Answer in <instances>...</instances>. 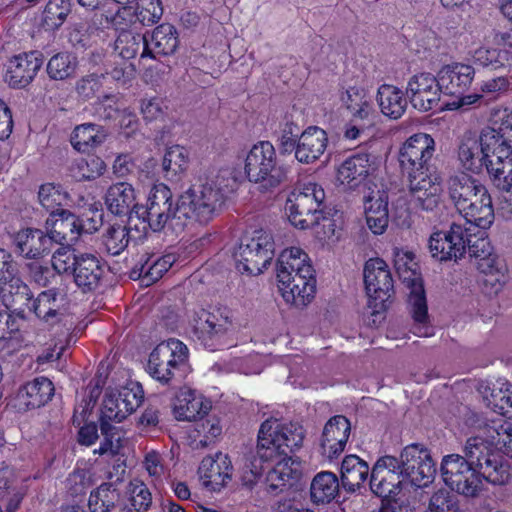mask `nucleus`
Returning <instances> with one entry per match:
<instances>
[{
    "label": "nucleus",
    "instance_id": "ddd939ff",
    "mask_svg": "<svg viewBox=\"0 0 512 512\" xmlns=\"http://www.w3.org/2000/svg\"><path fill=\"white\" fill-rule=\"evenodd\" d=\"M435 152L434 139L426 133L410 136L401 146L398 160L402 173L406 177L417 173L430 172L429 161Z\"/></svg>",
    "mask_w": 512,
    "mask_h": 512
},
{
    "label": "nucleus",
    "instance_id": "6e6552de",
    "mask_svg": "<svg viewBox=\"0 0 512 512\" xmlns=\"http://www.w3.org/2000/svg\"><path fill=\"white\" fill-rule=\"evenodd\" d=\"M245 173L249 181L261 184L264 189L275 188L286 178L284 168L277 164L274 146L269 141L253 145L245 159Z\"/></svg>",
    "mask_w": 512,
    "mask_h": 512
},
{
    "label": "nucleus",
    "instance_id": "6e6d98bb",
    "mask_svg": "<svg viewBox=\"0 0 512 512\" xmlns=\"http://www.w3.org/2000/svg\"><path fill=\"white\" fill-rule=\"evenodd\" d=\"M128 229L123 225H112L104 235V245L111 255H119L128 245Z\"/></svg>",
    "mask_w": 512,
    "mask_h": 512
},
{
    "label": "nucleus",
    "instance_id": "72a5a7b5",
    "mask_svg": "<svg viewBox=\"0 0 512 512\" xmlns=\"http://www.w3.org/2000/svg\"><path fill=\"white\" fill-rule=\"evenodd\" d=\"M372 161L368 154H355L346 159L338 168L337 179L348 188L359 186L372 170Z\"/></svg>",
    "mask_w": 512,
    "mask_h": 512
},
{
    "label": "nucleus",
    "instance_id": "c85d7f7f",
    "mask_svg": "<svg viewBox=\"0 0 512 512\" xmlns=\"http://www.w3.org/2000/svg\"><path fill=\"white\" fill-rule=\"evenodd\" d=\"M342 105L354 119L371 122L376 114L372 96L363 87L350 86L340 93Z\"/></svg>",
    "mask_w": 512,
    "mask_h": 512
},
{
    "label": "nucleus",
    "instance_id": "0eeeda50",
    "mask_svg": "<svg viewBox=\"0 0 512 512\" xmlns=\"http://www.w3.org/2000/svg\"><path fill=\"white\" fill-rule=\"evenodd\" d=\"M325 199V192L314 182L304 183L289 195L285 211L290 223L296 228L308 229L320 219V206Z\"/></svg>",
    "mask_w": 512,
    "mask_h": 512
},
{
    "label": "nucleus",
    "instance_id": "09e8293b",
    "mask_svg": "<svg viewBox=\"0 0 512 512\" xmlns=\"http://www.w3.org/2000/svg\"><path fill=\"white\" fill-rule=\"evenodd\" d=\"M119 500V492L113 483H102L90 493L88 507L91 512H110Z\"/></svg>",
    "mask_w": 512,
    "mask_h": 512
},
{
    "label": "nucleus",
    "instance_id": "f03ea898",
    "mask_svg": "<svg viewBox=\"0 0 512 512\" xmlns=\"http://www.w3.org/2000/svg\"><path fill=\"white\" fill-rule=\"evenodd\" d=\"M490 125L483 128L478 138L464 136L458 148L462 167L479 172L482 166L494 185L503 191L512 189V112L493 109Z\"/></svg>",
    "mask_w": 512,
    "mask_h": 512
},
{
    "label": "nucleus",
    "instance_id": "864d4df0",
    "mask_svg": "<svg viewBox=\"0 0 512 512\" xmlns=\"http://www.w3.org/2000/svg\"><path fill=\"white\" fill-rule=\"evenodd\" d=\"M105 168L106 165L101 158L91 156L87 159L81 158L76 160L71 166V173L78 181L92 180L101 176Z\"/></svg>",
    "mask_w": 512,
    "mask_h": 512
},
{
    "label": "nucleus",
    "instance_id": "dca6fc26",
    "mask_svg": "<svg viewBox=\"0 0 512 512\" xmlns=\"http://www.w3.org/2000/svg\"><path fill=\"white\" fill-rule=\"evenodd\" d=\"M399 463L402 479H407L415 487H427L433 482L435 464L426 448L418 444L405 447Z\"/></svg>",
    "mask_w": 512,
    "mask_h": 512
},
{
    "label": "nucleus",
    "instance_id": "5701e85b",
    "mask_svg": "<svg viewBox=\"0 0 512 512\" xmlns=\"http://www.w3.org/2000/svg\"><path fill=\"white\" fill-rule=\"evenodd\" d=\"M233 326L231 312L227 309L203 311L196 326L198 338L209 347L222 339Z\"/></svg>",
    "mask_w": 512,
    "mask_h": 512
},
{
    "label": "nucleus",
    "instance_id": "4d7b16f0",
    "mask_svg": "<svg viewBox=\"0 0 512 512\" xmlns=\"http://www.w3.org/2000/svg\"><path fill=\"white\" fill-rule=\"evenodd\" d=\"M487 406L499 415L512 419V389L492 390L490 396H485Z\"/></svg>",
    "mask_w": 512,
    "mask_h": 512
},
{
    "label": "nucleus",
    "instance_id": "20e7f679",
    "mask_svg": "<svg viewBox=\"0 0 512 512\" xmlns=\"http://www.w3.org/2000/svg\"><path fill=\"white\" fill-rule=\"evenodd\" d=\"M393 257L399 279L410 290L408 301L415 321L414 334L419 337H428L432 332L427 326V303L418 263L412 252L400 248L393 249Z\"/></svg>",
    "mask_w": 512,
    "mask_h": 512
},
{
    "label": "nucleus",
    "instance_id": "7c9ffc66",
    "mask_svg": "<svg viewBox=\"0 0 512 512\" xmlns=\"http://www.w3.org/2000/svg\"><path fill=\"white\" fill-rule=\"evenodd\" d=\"M17 251L28 259H37L49 253L52 247L48 233L42 230L28 228L19 231L14 239Z\"/></svg>",
    "mask_w": 512,
    "mask_h": 512
},
{
    "label": "nucleus",
    "instance_id": "8fccbe9b",
    "mask_svg": "<svg viewBox=\"0 0 512 512\" xmlns=\"http://www.w3.org/2000/svg\"><path fill=\"white\" fill-rule=\"evenodd\" d=\"M69 195L63 191L61 186L53 183H46L40 186L38 200L40 205L50 213L60 212L61 206L67 204Z\"/></svg>",
    "mask_w": 512,
    "mask_h": 512
},
{
    "label": "nucleus",
    "instance_id": "a211bd4d",
    "mask_svg": "<svg viewBox=\"0 0 512 512\" xmlns=\"http://www.w3.org/2000/svg\"><path fill=\"white\" fill-rule=\"evenodd\" d=\"M409 202L417 209L433 211L440 203L442 178L436 172L407 177Z\"/></svg>",
    "mask_w": 512,
    "mask_h": 512
},
{
    "label": "nucleus",
    "instance_id": "4c0bfd02",
    "mask_svg": "<svg viewBox=\"0 0 512 512\" xmlns=\"http://www.w3.org/2000/svg\"><path fill=\"white\" fill-rule=\"evenodd\" d=\"M377 101L381 112L391 119L400 118L407 108V100L402 90L389 84L379 87Z\"/></svg>",
    "mask_w": 512,
    "mask_h": 512
},
{
    "label": "nucleus",
    "instance_id": "a19ab883",
    "mask_svg": "<svg viewBox=\"0 0 512 512\" xmlns=\"http://www.w3.org/2000/svg\"><path fill=\"white\" fill-rule=\"evenodd\" d=\"M369 473L368 464L356 455L346 456L341 464V481L348 491H355L366 480Z\"/></svg>",
    "mask_w": 512,
    "mask_h": 512
},
{
    "label": "nucleus",
    "instance_id": "603ef678",
    "mask_svg": "<svg viewBox=\"0 0 512 512\" xmlns=\"http://www.w3.org/2000/svg\"><path fill=\"white\" fill-rule=\"evenodd\" d=\"M77 64V58L74 55L67 52L57 53L48 61L47 73L52 79L64 80L73 76Z\"/></svg>",
    "mask_w": 512,
    "mask_h": 512
},
{
    "label": "nucleus",
    "instance_id": "79ce46f5",
    "mask_svg": "<svg viewBox=\"0 0 512 512\" xmlns=\"http://www.w3.org/2000/svg\"><path fill=\"white\" fill-rule=\"evenodd\" d=\"M338 492L339 480L332 472H320L311 482L310 495L314 503H329L338 495Z\"/></svg>",
    "mask_w": 512,
    "mask_h": 512
},
{
    "label": "nucleus",
    "instance_id": "c756f323",
    "mask_svg": "<svg viewBox=\"0 0 512 512\" xmlns=\"http://www.w3.org/2000/svg\"><path fill=\"white\" fill-rule=\"evenodd\" d=\"M54 390V385L48 378L36 377L19 388L17 399L26 409L40 408L52 399Z\"/></svg>",
    "mask_w": 512,
    "mask_h": 512
},
{
    "label": "nucleus",
    "instance_id": "39448f33",
    "mask_svg": "<svg viewBox=\"0 0 512 512\" xmlns=\"http://www.w3.org/2000/svg\"><path fill=\"white\" fill-rule=\"evenodd\" d=\"M305 438L303 426L297 422L283 423L269 419L262 423L258 433L257 453L263 460L290 457L299 449Z\"/></svg>",
    "mask_w": 512,
    "mask_h": 512
},
{
    "label": "nucleus",
    "instance_id": "4be33fe9",
    "mask_svg": "<svg viewBox=\"0 0 512 512\" xmlns=\"http://www.w3.org/2000/svg\"><path fill=\"white\" fill-rule=\"evenodd\" d=\"M233 466L230 457L221 452L214 457L203 458L198 469L203 485L213 492L224 488L232 479Z\"/></svg>",
    "mask_w": 512,
    "mask_h": 512
},
{
    "label": "nucleus",
    "instance_id": "a878e982",
    "mask_svg": "<svg viewBox=\"0 0 512 512\" xmlns=\"http://www.w3.org/2000/svg\"><path fill=\"white\" fill-rule=\"evenodd\" d=\"M274 467L267 473L266 484L270 493L278 494L290 487L301 475L300 462L293 457H278Z\"/></svg>",
    "mask_w": 512,
    "mask_h": 512
},
{
    "label": "nucleus",
    "instance_id": "e2e57ef3",
    "mask_svg": "<svg viewBox=\"0 0 512 512\" xmlns=\"http://www.w3.org/2000/svg\"><path fill=\"white\" fill-rule=\"evenodd\" d=\"M163 14L161 0H141L136 17L143 25H152L160 20Z\"/></svg>",
    "mask_w": 512,
    "mask_h": 512
},
{
    "label": "nucleus",
    "instance_id": "bf43d9fd",
    "mask_svg": "<svg viewBox=\"0 0 512 512\" xmlns=\"http://www.w3.org/2000/svg\"><path fill=\"white\" fill-rule=\"evenodd\" d=\"M456 496L446 489L436 491L430 498L426 512H458Z\"/></svg>",
    "mask_w": 512,
    "mask_h": 512
},
{
    "label": "nucleus",
    "instance_id": "9b49d317",
    "mask_svg": "<svg viewBox=\"0 0 512 512\" xmlns=\"http://www.w3.org/2000/svg\"><path fill=\"white\" fill-rule=\"evenodd\" d=\"M441 471L445 484L465 497L474 498L483 491L485 479L462 455H446L442 459Z\"/></svg>",
    "mask_w": 512,
    "mask_h": 512
},
{
    "label": "nucleus",
    "instance_id": "f704fd0d",
    "mask_svg": "<svg viewBox=\"0 0 512 512\" xmlns=\"http://www.w3.org/2000/svg\"><path fill=\"white\" fill-rule=\"evenodd\" d=\"M136 191L127 182L112 184L105 195L107 209L114 215H127L137 208Z\"/></svg>",
    "mask_w": 512,
    "mask_h": 512
},
{
    "label": "nucleus",
    "instance_id": "58836bf2",
    "mask_svg": "<svg viewBox=\"0 0 512 512\" xmlns=\"http://www.w3.org/2000/svg\"><path fill=\"white\" fill-rule=\"evenodd\" d=\"M106 130L99 125L85 123L78 125L71 136L72 146L80 152H90L106 139Z\"/></svg>",
    "mask_w": 512,
    "mask_h": 512
},
{
    "label": "nucleus",
    "instance_id": "338daca9",
    "mask_svg": "<svg viewBox=\"0 0 512 512\" xmlns=\"http://www.w3.org/2000/svg\"><path fill=\"white\" fill-rule=\"evenodd\" d=\"M167 111V101L162 98L154 97L142 101L141 113L144 120L147 122L163 120L167 114Z\"/></svg>",
    "mask_w": 512,
    "mask_h": 512
},
{
    "label": "nucleus",
    "instance_id": "052dcab7",
    "mask_svg": "<svg viewBox=\"0 0 512 512\" xmlns=\"http://www.w3.org/2000/svg\"><path fill=\"white\" fill-rule=\"evenodd\" d=\"M262 462H265L256 455H251L243 459V464L239 470L240 480L243 485L251 487L257 482L263 471Z\"/></svg>",
    "mask_w": 512,
    "mask_h": 512
},
{
    "label": "nucleus",
    "instance_id": "393cba45",
    "mask_svg": "<svg viewBox=\"0 0 512 512\" xmlns=\"http://www.w3.org/2000/svg\"><path fill=\"white\" fill-rule=\"evenodd\" d=\"M42 66L36 52L24 53L11 58L7 65L5 81L15 88L28 85Z\"/></svg>",
    "mask_w": 512,
    "mask_h": 512
},
{
    "label": "nucleus",
    "instance_id": "f3484780",
    "mask_svg": "<svg viewBox=\"0 0 512 512\" xmlns=\"http://www.w3.org/2000/svg\"><path fill=\"white\" fill-rule=\"evenodd\" d=\"M364 283L369 306L375 311L384 309L394 289L391 272L384 260L371 258L365 263Z\"/></svg>",
    "mask_w": 512,
    "mask_h": 512
},
{
    "label": "nucleus",
    "instance_id": "de8ad7c7",
    "mask_svg": "<svg viewBox=\"0 0 512 512\" xmlns=\"http://www.w3.org/2000/svg\"><path fill=\"white\" fill-rule=\"evenodd\" d=\"M176 255L169 253L158 258L150 257L141 265L139 277L146 286L158 281L176 262Z\"/></svg>",
    "mask_w": 512,
    "mask_h": 512
},
{
    "label": "nucleus",
    "instance_id": "0e129e2a",
    "mask_svg": "<svg viewBox=\"0 0 512 512\" xmlns=\"http://www.w3.org/2000/svg\"><path fill=\"white\" fill-rule=\"evenodd\" d=\"M478 268L484 273L483 285L488 294H498L506 282V275L499 269L478 263Z\"/></svg>",
    "mask_w": 512,
    "mask_h": 512
},
{
    "label": "nucleus",
    "instance_id": "2f4dec72",
    "mask_svg": "<svg viewBox=\"0 0 512 512\" xmlns=\"http://www.w3.org/2000/svg\"><path fill=\"white\" fill-rule=\"evenodd\" d=\"M103 267L99 259L92 254L78 255V261L73 269L74 282L83 292L95 290L102 278Z\"/></svg>",
    "mask_w": 512,
    "mask_h": 512
},
{
    "label": "nucleus",
    "instance_id": "aec40b11",
    "mask_svg": "<svg viewBox=\"0 0 512 512\" xmlns=\"http://www.w3.org/2000/svg\"><path fill=\"white\" fill-rule=\"evenodd\" d=\"M471 228L452 224L448 231H437L429 238L431 256L439 261L457 260L466 252L465 233Z\"/></svg>",
    "mask_w": 512,
    "mask_h": 512
},
{
    "label": "nucleus",
    "instance_id": "774afa93",
    "mask_svg": "<svg viewBox=\"0 0 512 512\" xmlns=\"http://www.w3.org/2000/svg\"><path fill=\"white\" fill-rule=\"evenodd\" d=\"M114 430L115 428L108 422L101 421V431L105 437L99 449L95 450V452H98L101 455H116L119 453L121 448V437L119 433L114 432Z\"/></svg>",
    "mask_w": 512,
    "mask_h": 512
},
{
    "label": "nucleus",
    "instance_id": "b1692460",
    "mask_svg": "<svg viewBox=\"0 0 512 512\" xmlns=\"http://www.w3.org/2000/svg\"><path fill=\"white\" fill-rule=\"evenodd\" d=\"M350 430V422L346 417L342 415L332 417L323 429L321 454L329 460L337 458L345 449Z\"/></svg>",
    "mask_w": 512,
    "mask_h": 512
},
{
    "label": "nucleus",
    "instance_id": "69168bd1",
    "mask_svg": "<svg viewBox=\"0 0 512 512\" xmlns=\"http://www.w3.org/2000/svg\"><path fill=\"white\" fill-rule=\"evenodd\" d=\"M296 261H301L303 264H310V260L308 255L298 247H292L290 249H285L279 256L278 265H277V274L281 270H285L287 268L288 272H291V276H295V274H299L298 269L290 270L289 266H294Z\"/></svg>",
    "mask_w": 512,
    "mask_h": 512
},
{
    "label": "nucleus",
    "instance_id": "ea45409f",
    "mask_svg": "<svg viewBox=\"0 0 512 512\" xmlns=\"http://www.w3.org/2000/svg\"><path fill=\"white\" fill-rule=\"evenodd\" d=\"M178 46L176 30L169 24L159 25L147 38L148 56L172 54Z\"/></svg>",
    "mask_w": 512,
    "mask_h": 512
},
{
    "label": "nucleus",
    "instance_id": "e433bc0d",
    "mask_svg": "<svg viewBox=\"0 0 512 512\" xmlns=\"http://www.w3.org/2000/svg\"><path fill=\"white\" fill-rule=\"evenodd\" d=\"M62 300L55 289L42 291L31 303L30 309L45 323L53 325L61 319Z\"/></svg>",
    "mask_w": 512,
    "mask_h": 512
},
{
    "label": "nucleus",
    "instance_id": "bb28decb",
    "mask_svg": "<svg viewBox=\"0 0 512 512\" xmlns=\"http://www.w3.org/2000/svg\"><path fill=\"white\" fill-rule=\"evenodd\" d=\"M327 145L328 137L323 129L317 126L308 127L298 138L295 158L300 163H313L324 154Z\"/></svg>",
    "mask_w": 512,
    "mask_h": 512
},
{
    "label": "nucleus",
    "instance_id": "9d476101",
    "mask_svg": "<svg viewBox=\"0 0 512 512\" xmlns=\"http://www.w3.org/2000/svg\"><path fill=\"white\" fill-rule=\"evenodd\" d=\"M189 350L180 340L170 338L159 343L150 353L148 373L162 384H169L187 365Z\"/></svg>",
    "mask_w": 512,
    "mask_h": 512
},
{
    "label": "nucleus",
    "instance_id": "1a4fd4ad",
    "mask_svg": "<svg viewBox=\"0 0 512 512\" xmlns=\"http://www.w3.org/2000/svg\"><path fill=\"white\" fill-rule=\"evenodd\" d=\"M273 256V237L264 230H257L251 237L244 238L233 254L237 270L251 275L262 273Z\"/></svg>",
    "mask_w": 512,
    "mask_h": 512
},
{
    "label": "nucleus",
    "instance_id": "cd10ccee",
    "mask_svg": "<svg viewBox=\"0 0 512 512\" xmlns=\"http://www.w3.org/2000/svg\"><path fill=\"white\" fill-rule=\"evenodd\" d=\"M45 227L52 244L74 242L79 237V218L68 210L50 213Z\"/></svg>",
    "mask_w": 512,
    "mask_h": 512
},
{
    "label": "nucleus",
    "instance_id": "13d9d810",
    "mask_svg": "<svg viewBox=\"0 0 512 512\" xmlns=\"http://www.w3.org/2000/svg\"><path fill=\"white\" fill-rule=\"evenodd\" d=\"M472 57L474 63L483 67L496 69L504 65V62L507 60V52L483 46L477 48Z\"/></svg>",
    "mask_w": 512,
    "mask_h": 512
},
{
    "label": "nucleus",
    "instance_id": "412c9836",
    "mask_svg": "<svg viewBox=\"0 0 512 512\" xmlns=\"http://www.w3.org/2000/svg\"><path fill=\"white\" fill-rule=\"evenodd\" d=\"M438 76L430 73H419L412 76L406 88L412 106L419 111H429L439 105L442 89Z\"/></svg>",
    "mask_w": 512,
    "mask_h": 512
},
{
    "label": "nucleus",
    "instance_id": "f257e3e1",
    "mask_svg": "<svg viewBox=\"0 0 512 512\" xmlns=\"http://www.w3.org/2000/svg\"><path fill=\"white\" fill-rule=\"evenodd\" d=\"M235 188L236 179L231 171L220 170L199 185L191 186L174 204L170 188L163 183L156 184L149 193L143 219L154 232L167 228L179 233L189 221L205 225L214 219Z\"/></svg>",
    "mask_w": 512,
    "mask_h": 512
},
{
    "label": "nucleus",
    "instance_id": "423d86ee",
    "mask_svg": "<svg viewBox=\"0 0 512 512\" xmlns=\"http://www.w3.org/2000/svg\"><path fill=\"white\" fill-rule=\"evenodd\" d=\"M493 446L495 444L487 437L484 429L482 436L467 439L463 457L479 470L487 482L493 485H505L511 478L509 465L495 452Z\"/></svg>",
    "mask_w": 512,
    "mask_h": 512
},
{
    "label": "nucleus",
    "instance_id": "680f3d73",
    "mask_svg": "<svg viewBox=\"0 0 512 512\" xmlns=\"http://www.w3.org/2000/svg\"><path fill=\"white\" fill-rule=\"evenodd\" d=\"M77 261L78 255L69 246L58 248L51 258L52 267L59 274L72 273Z\"/></svg>",
    "mask_w": 512,
    "mask_h": 512
},
{
    "label": "nucleus",
    "instance_id": "4468645a",
    "mask_svg": "<svg viewBox=\"0 0 512 512\" xmlns=\"http://www.w3.org/2000/svg\"><path fill=\"white\" fill-rule=\"evenodd\" d=\"M437 76L443 93L459 97L458 101L453 103L457 108L470 106L482 98L480 94L463 95L475 76V70L471 65L460 62L447 64L438 71Z\"/></svg>",
    "mask_w": 512,
    "mask_h": 512
},
{
    "label": "nucleus",
    "instance_id": "c9c22d12",
    "mask_svg": "<svg viewBox=\"0 0 512 512\" xmlns=\"http://www.w3.org/2000/svg\"><path fill=\"white\" fill-rule=\"evenodd\" d=\"M388 202L384 193L379 191L368 196L365 201L366 223L371 232L381 235L388 226Z\"/></svg>",
    "mask_w": 512,
    "mask_h": 512
},
{
    "label": "nucleus",
    "instance_id": "f8f14e48",
    "mask_svg": "<svg viewBox=\"0 0 512 512\" xmlns=\"http://www.w3.org/2000/svg\"><path fill=\"white\" fill-rule=\"evenodd\" d=\"M294 266H289L290 270L298 269L299 274L291 276V272L281 270L277 274L279 289L287 303L295 306H305L314 297L316 288V279L314 269L311 264H303L296 261Z\"/></svg>",
    "mask_w": 512,
    "mask_h": 512
},
{
    "label": "nucleus",
    "instance_id": "6ab92c4d",
    "mask_svg": "<svg viewBox=\"0 0 512 512\" xmlns=\"http://www.w3.org/2000/svg\"><path fill=\"white\" fill-rule=\"evenodd\" d=\"M402 483L397 458L383 456L376 461L370 476V489L374 495L382 499H392L400 492Z\"/></svg>",
    "mask_w": 512,
    "mask_h": 512
},
{
    "label": "nucleus",
    "instance_id": "3c124183",
    "mask_svg": "<svg viewBox=\"0 0 512 512\" xmlns=\"http://www.w3.org/2000/svg\"><path fill=\"white\" fill-rule=\"evenodd\" d=\"M472 230L465 233L466 250L470 257L479 259V263L490 266L494 263L492 257V246L489 240L484 236L485 232H481L479 236L472 234Z\"/></svg>",
    "mask_w": 512,
    "mask_h": 512
},
{
    "label": "nucleus",
    "instance_id": "473e14b6",
    "mask_svg": "<svg viewBox=\"0 0 512 512\" xmlns=\"http://www.w3.org/2000/svg\"><path fill=\"white\" fill-rule=\"evenodd\" d=\"M211 409V402L195 391H181L174 405L177 420L196 421L202 419Z\"/></svg>",
    "mask_w": 512,
    "mask_h": 512
},
{
    "label": "nucleus",
    "instance_id": "37998d69",
    "mask_svg": "<svg viewBox=\"0 0 512 512\" xmlns=\"http://www.w3.org/2000/svg\"><path fill=\"white\" fill-rule=\"evenodd\" d=\"M485 433L496 448L512 458V422L500 417L492 419L486 424Z\"/></svg>",
    "mask_w": 512,
    "mask_h": 512
},
{
    "label": "nucleus",
    "instance_id": "c03bdc74",
    "mask_svg": "<svg viewBox=\"0 0 512 512\" xmlns=\"http://www.w3.org/2000/svg\"><path fill=\"white\" fill-rule=\"evenodd\" d=\"M115 50L119 56L127 60L134 58L140 51L142 58L147 57V36L122 31L115 41Z\"/></svg>",
    "mask_w": 512,
    "mask_h": 512
},
{
    "label": "nucleus",
    "instance_id": "2eb2a0df",
    "mask_svg": "<svg viewBox=\"0 0 512 512\" xmlns=\"http://www.w3.org/2000/svg\"><path fill=\"white\" fill-rule=\"evenodd\" d=\"M143 390L137 382H129L120 389L105 392L101 421L121 422L132 414L143 401Z\"/></svg>",
    "mask_w": 512,
    "mask_h": 512
},
{
    "label": "nucleus",
    "instance_id": "49530a36",
    "mask_svg": "<svg viewBox=\"0 0 512 512\" xmlns=\"http://www.w3.org/2000/svg\"><path fill=\"white\" fill-rule=\"evenodd\" d=\"M189 165V153L180 146L169 147L162 160V169L167 179H173L184 174Z\"/></svg>",
    "mask_w": 512,
    "mask_h": 512
},
{
    "label": "nucleus",
    "instance_id": "a18cd8bd",
    "mask_svg": "<svg viewBox=\"0 0 512 512\" xmlns=\"http://www.w3.org/2000/svg\"><path fill=\"white\" fill-rule=\"evenodd\" d=\"M126 508L130 512H146L152 504V494L140 479H133L126 487Z\"/></svg>",
    "mask_w": 512,
    "mask_h": 512
},
{
    "label": "nucleus",
    "instance_id": "5fc2aeb1",
    "mask_svg": "<svg viewBox=\"0 0 512 512\" xmlns=\"http://www.w3.org/2000/svg\"><path fill=\"white\" fill-rule=\"evenodd\" d=\"M70 11L69 0H49L44 12L43 22L48 29L60 27Z\"/></svg>",
    "mask_w": 512,
    "mask_h": 512
},
{
    "label": "nucleus",
    "instance_id": "7ed1b4c3",
    "mask_svg": "<svg viewBox=\"0 0 512 512\" xmlns=\"http://www.w3.org/2000/svg\"><path fill=\"white\" fill-rule=\"evenodd\" d=\"M449 198L464 217L468 228L488 229L494 222V209L488 190L476 179L461 173L448 180Z\"/></svg>",
    "mask_w": 512,
    "mask_h": 512
}]
</instances>
